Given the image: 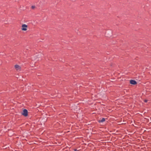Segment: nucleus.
<instances>
[{
    "instance_id": "obj_2",
    "label": "nucleus",
    "mask_w": 151,
    "mask_h": 151,
    "mask_svg": "<svg viewBox=\"0 0 151 151\" xmlns=\"http://www.w3.org/2000/svg\"><path fill=\"white\" fill-rule=\"evenodd\" d=\"M22 114L25 116H27L28 115V111L26 109H24L22 113Z\"/></svg>"
},
{
    "instance_id": "obj_4",
    "label": "nucleus",
    "mask_w": 151,
    "mask_h": 151,
    "mask_svg": "<svg viewBox=\"0 0 151 151\" xmlns=\"http://www.w3.org/2000/svg\"><path fill=\"white\" fill-rule=\"evenodd\" d=\"M15 68L17 70H20L21 69V67L19 65H15Z\"/></svg>"
},
{
    "instance_id": "obj_6",
    "label": "nucleus",
    "mask_w": 151,
    "mask_h": 151,
    "mask_svg": "<svg viewBox=\"0 0 151 151\" xmlns=\"http://www.w3.org/2000/svg\"><path fill=\"white\" fill-rule=\"evenodd\" d=\"M35 8V6H31V8L32 9H34Z\"/></svg>"
},
{
    "instance_id": "obj_3",
    "label": "nucleus",
    "mask_w": 151,
    "mask_h": 151,
    "mask_svg": "<svg viewBox=\"0 0 151 151\" xmlns=\"http://www.w3.org/2000/svg\"><path fill=\"white\" fill-rule=\"evenodd\" d=\"M130 83L132 85H135L137 83V82L134 80H131L130 81Z\"/></svg>"
},
{
    "instance_id": "obj_8",
    "label": "nucleus",
    "mask_w": 151,
    "mask_h": 151,
    "mask_svg": "<svg viewBox=\"0 0 151 151\" xmlns=\"http://www.w3.org/2000/svg\"><path fill=\"white\" fill-rule=\"evenodd\" d=\"M74 151H77V149H75L74 150Z\"/></svg>"
},
{
    "instance_id": "obj_5",
    "label": "nucleus",
    "mask_w": 151,
    "mask_h": 151,
    "mask_svg": "<svg viewBox=\"0 0 151 151\" xmlns=\"http://www.w3.org/2000/svg\"><path fill=\"white\" fill-rule=\"evenodd\" d=\"M105 119L104 118H102V119L99 120L98 122L99 123L103 122L105 121Z\"/></svg>"
},
{
    "instance_id": "obj_7",
    "label": "nucleus",
    "mask_w": 151,
    "mask_h": 151,
    "mask_svg": "<svg viewBox=\"0 0 151 151\" xmlns=\"http://www.w3.org/2000/svg\"><path fill=\"white\" fill-rule=\"evenodd\" d=\"M147 100H144V102H145V103H146V102H147Z\"/></svg>"
},
{
    "instance_id": "obj_1",
    "label": "nucleus",
    "mask_w": 151,
    "mask_h": 151,
    "mask_svg": "<svg viewBox=\"0 0 151 151\" xmlns=\"http://www.w3.org/2000/svg\"><path fill=\"white\" fill-rule=\"evenodd\" d=\"M22 31H26L27 30V25L26 24H23L22 25Z\"/></svg>"
}]
</instances>
